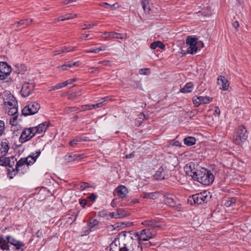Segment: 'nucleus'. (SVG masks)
I'll list each match as a JSON object with an SVG mask.
<instances>
[{
	"label": "nucleus",
	"instance_id": "nucleus-4",
	"mask_svg": "<svg viewBox=\"0 0 251 251\" xmlns=\"http://www.w3.org/2000/svg\"><path fill=\"white\" fill-rule=\"evenodd\" d=\"M0 242L4 244V247H6V245H13L17 250H19L25 246V244L22 242L16 240L10 235L6 236L5 238L0 237Z\"/></svg>",
	"mask_w": 251,
	"mask_h": 251
},
{
	"label": "nucleus",
	"instance_id": "nucleus-31",
	"mask_svg": "<svg viewBox=\"0 0 251 251\" xmlns=\"http://www.w3.org/2000/svg\"><path fill=\"white\" fill-rule=\"evenodd\" d=\"M184 143L188 146H191L195 144L196 140L193 137H187L183 140Z\"/></svg>",
	"mask_w": 251,
	"mask_h": 251
},
{
	"label": "nucleus",
	"instance_id": "nucleus-38",
	"mask_svg": "<svg viewBox=\"0 0 251 251\" xmlns=\"http://www.w3.org/2000/svg\"><path fill=\"white\" fill-rule=\"evenodd\" d=\"M75 48L73 47H63L60 49V53H65V52H69L70 51H74L75 50Z\"/></svg>",
	"mask_w": 251,
	"mask_h": 251
},
{
	"label": "nucleus",
	"instance_id": "nucleus-55",
	"mask_svg": "<svg viewBox=\"0 0 251 251\" xmlns=\"http://www.w3.org/2000/svg\"><path fill=\"white\" fill-rule=\"evenodd\" d=\"M145 118V115L143 113H141L138 115V119L140 120V121H139L140 124L141 123Z\"/></svg>",
	"mask_w": 251,
	"mask_h": 251
},
{
	"label": "nucleus",
	"instance_id": "nucleus-20",
	"mask_svg": "<svg viewBox=\"0 0 251 251\" xmlns=\"http://www.w3.org/2000/svg\"><path fill=\"white\" fill-rule=\"evenodd\" d=\"M14 71L18 74L23 75L26 71V67L23 64H17L14 66Z\"/></svg>",
	"mask_w": 251,
	"mask_h": 251
},
{
	"label": "nucleus",
	"instance_id": "nucleus-7",
	"mask_svg": "<svg viewBox=\"0 0 251 251\" xmlns=\"http://www.w3.org/2000/svg\"><path fill=\"white\" fill-rule=\"evenodd\" d=\"M248 138L247 130L244 126H239L237 131L235 143L237 145H240L244 142Z\"/></svg>",
	"mask_w": 251,
	"mask_h": 251
},
{
	"label": "nucleus",
	"instance_id": "nucleus-62",
	"mask_svg": "<svg viewBox=\"0 0 251 251\" xmlns=\"http://www.w3.org/2000/svg\"><path fill=\"white\" fill-rule=\"evenodd\" d=\"M75 110V107H69L66 108V111L67 112H70L71 111H74Z\"/></svg>",
	"mask_w": 251,
	"mask_h": 251
},
{
	"label": "nucleus",
	"instance_id": "nucleus-43",
	"mask_svg": "<svg viewBox=\"0 0 251 251\" xmlns=\"http://www.w3.org/2000/svg\"><path fill=\"white\" fill-rule=\"evenodd\" d=\"M82 140L80 137H76V138L70 141L69 144L72 147L75 146L77 143L81 141Z\"/></svg>",
	"mask_w": 251,
	"mask_h": 251
},
{
	"label": "nucleus",
	"instance_id": "nucleus-9",
	"mask_svg": "<svg viewBox=\"0 0 251 251\" xmlns=\"http://www.w3.org/2000/svg\"><path fill=\"white\" fill-rule=\"evenodd\" d=\"M135 236L137 237L139 242L146 241L153 237L150 228H146L142 230L140 232H136Z\"/></svg>",
	"mask_w": 251,
	"mask_h": 251
},
{
	"label": "nucleus",
	"instance_id": "nucleus-13",
	"mask_svg": "<svg viewBox=\"0 0 251 251\" xmlns=\"http://www.w3.org/2000/svg\"><path fill=\"white\" fill-rule=\"evenodd\" d=\"M103 35H108V36L103 37L105 40H108L111 39H124L126 37V34L119 33L113 31H105L103 33Z\"/></svg>",
	"mask_w": 251,
	"mask_h": 251
},
{
	"label": "nucleus",
	"instance_id": "nucleus-49",
	"mask_svg": "<svg viewBox=\"0 0 251 251\" xmlns=\"http://www.w3.org/2000/svg\"><path fill=\"white\" fill-rule=\"evenodd\" d=\"M126 222H122L117 223L116 226L114 227V228H124L126 227Z\"/></svg>",
	"mask_w": 251,
	"mask_h": 251
},
{
	"label": "nucleus",
	"instance_id": "nucleus-19",
	"mask_svg": "<svg viewBox=\"0 0 251 251\" xmlns=\"http://www.w3.org/2000/svg\"><path fill=\"white\" fill-rule=\"evenodd\" d=\"M184 170L186 174L191 176L193 178V175L195 174V172H196L195 170V164L193 162L189 163L184 167Z\"/></svg>",
	"mask_w": 251,
	"mask_h": 251
},
{
	"label": "nucleus",
	"instance_id": "nucleus-48",
	"mask_svg": "<svg viewBox=\"0 0 251 251\" xmlns=\"http://www.w3.org/2000/svg\"><path fill=\"white\" fill-rule=\"evenodd\" d=\"M5 128V124L3 121L0 120V136L2 135Z\"/></svg>",
	"mask_w": 251,
	"mask_h": 251
},
{
	"label": "nucleus",
	"instance_id": "nucleus-58",
	"mask_svg": "<svg viewBox=\"0 0 251 251\" xmlns=\"http://www.w3.org/2000/svg\"><path fill=\"white\" fill-rule=\"evenodd\" d=\"M109 63V61L108 60H104V61H100L99 62V64H102L104 66H107Z\"/></svg>",
	"mask_w": 251,
	"mask_h": 251
},
{
	"label": "nucleus",
	"instance_id": "nucleus-54",
	"mask_svg": "<svg viewBox=\"0 0 251 251\" xmlns=\"http://www.w3.org/2000/svg\"><path fill=\"white\" fill-rule=\"evenodd\" d=\"M100 5L105 8L108 9L112 8L115 5V4L110 5L106 2H103L100 4Z\"/></svg>",
	"mask_w": 251,
	"mask_h": 251
},
{
	"label": "nucleus",
	"instance_id": "nucleus-42",
	"mask_svg": "<svg viewBox=\"0 0 251 251\" xmlns=\"http://www.w3.org/2000/svg\"><path fill=\"white\" fill-rule=\"evenodd\" d=\"M139 73L142 75H149L151 73V71L149 68L140 69L139 71Z\"/></svg>",
	"mask_w": 251,
	"mask_h": 251
},
{
	"label": "nucleus",
	"instance_id": "nucleus-25",
	"mask_svg": "<svg viewBox=\"0 0 251 251\" xmlns=\"http://www.w3.org/2000/svg\"><path fill=\"white\" fill-rule=\"evenodd\" d=\"M33 22V19H23L20 20V21L15 23L13 24V26H16V27H19L21 25H29Z\"/></svg>",
	"mask_w": 251,
	"mask_h": 251
},
{
	"label": "nucleus",
	"instance_id": "nucleus-45",
	"mask_svg": "<svg viewBox=\"0 0 251 251\" xmlns=\"http://www.w3.org/2000/svg\"><path fill=\"white\" fill-rule=\"evenodd\" d=\"M193 102L196 107H198L201 105V102L200 97L198 96H195L193 98Z\"/></svg>",
	"mask_w": 251,
	"mask_h": 251
},
{
	"label": "nucleus",
	"instance_id": "nucleus-18",
	"mask_svg": "<svg viewBox=\"0 0 251 251\" xmlns=\"http://www.w3.org/2000/svg\"><path fill=\"white\" fill-rule=\"evenodd\" d=\"M126 215V213L122 209H119L116 212L109 213L108 214V218L121 219L123 218Z\"/></svg>",
	"mask_w": 251,
	"mask_h": 251
},
{
	"label": "nucleus",
	"instance_id": "nucleus-5",
	"mask_svg": "<svg viewBox=\"0 0 251 251\" xmlns=\"http://www.w3.org/2000/svg\"><path fill=\"white\" fill-rule=\"evenodd\" d=\"M35 129L33 127L25 128L19 138V142L21 143H24L30 140L35 136L36 133L34 130Z\"/></svg>",
	"mask_w": 251,
	"mask_h": 251
},
{
	"label": "nucleus",
	"instance_id": "nucleus-34",
	"mask_svg": "<svg viewBox=\"0 0 251 251\" xmlns=\"http://www.w3.org/2000/svg\"><path fill=\"white\" fill-rule=\"evenodd\" d=\"M10 159L5 156H0V165L2 166H6L10 164Z\"/></svg>",
	"mask_w": 251,
	"mask_h": 251
},
{
	"label": "nucleus",
	"instance_id": "nucleus-39",
	"mask_svg": "<svg viewBox=\"0 0 251 251\" xmlns=\"http://www.w3.org/2000/svg\"><path fill=\"white\" fill-rule=\"evenodd\" d=\"M81 156H82V155L79 154L70 155L68 156V160L69 161H72L76 160L78 159L80 160L81 158Z\"/></svg>",
	"mask_w": 251,
	"mask_h": 251
},
{
	"label": "nucleus",
	"instance_id": "nucleus-3",
	"mask_svg": "<svg viewBox=\"0 0 251 251\" xmlns=\"http://www.w3.org/2000/svg\"><path fill=\"white\" fill-rule=\"evenodd\" d=\"M209 198L208 197V192L205 191L192 195L188 201L191 202V204L193 202L194 204L198 205L206 202Z\"/></svg>",
	"mask_w": 251,
	"mask_h": 251
},
{
	"label": "nucleus",
	"instance_id": "nucleus-16",
	"mask_svg": "<svg viewBox=\"0 0 251 251\" xmlns=\"http://www.w3.org/2000/svg\"><path fill=\"white\" fill-rule=\"evenodd\" d=\"M9 150V143L6 140L0 142V156H5Z\"/></svg>",
	"mask_w": 251,
	"mask_h": 251
},
{
	"label": "nucleus",
	"instance_id": "nucleus-15",
	"mask_svg": "<svg viewBox=\"0 0 251 251\" xmlns=\"http://www.w3.org/2000/svg\"><path fill=\"white\" fill-rule=\"evenodd\" d=\"M217 83L220 86V89L224 91L227 90L229 87L227 80L223 75H220L217 79Z\"/></svg>",
	"mask_w": 251,
	"mask_h": 251
},
{
	"label": "nucleus",
	"instance_id": "nucleus-32",
	"mask_svg": "<svg viewBox=\"0 0 251 251\" xmlns=\"http://www.w3.org/2000/svg\"><path fill=\"white\" fill-rule=\"evenodd\" d=\"M22 114L24 116H29L31 115L35 114V112L34 111H32V109L30 107V106L27 105L25 106L23 109L22 110Z\"/></svg>",
	"mask_w": 251,
	"mask_h": 251
},
{
	"label": "nucleus",
	"instance_id": "nucleus-59",
	"mask_svg": "<svg viewBox=\"0 0 251 251\" xmlns=\"http://www.w3.org/2000/svg\"><path fill=\"white\" fill-rule=\"evenodd\" d=\"M134 152H133L131 153L126 154V155L125 157L126 159H130V158H132L134 157Z\"/></svg>",
	"mask_w": 251,
	"mask_h": 251
},
{
	"label": "nucleus",
	"instance_id": "nucleus-41",
	"mask_svg": "<svg viewBox=\"0 0 251 251\" xmlns=\"http://www.w3.org/2000/svg\"><path fill=\"white\" fill-rule=\"evenodd\" d=\"M105 49H106V46H103L100 48H96L95 49H93L92 50H87L86 52H93V53H98L99 51H100L101 50H105Z\"/></svg>",
	"mask_w": 251,
	"mask_h": 251
},
{
	"label": "nucleus",
	"instance_id": "nucleus-24",
	"mask_svg": "<svg viewBox=\"0 0 251 251\" xmlns=\"http://www.w3.org/2000/svg\"><path fill=\"white\" fill-rule=\"evenodd\" d=\"M194 88V85L192 82H188L185 84L184 86L180 90L182 93H188L192 92Z\"/></svg>",
	"mask_w": 251,
	"mask_h": 251
},
{
	"label": "nucleus",
	"instance_id": "nucleus-33",
	"mask_svg": "<svg viewBox=\"0 0 251 251\" xmlns=\"http://www.w3.org/2000/svg\"><path fill=\"white\" fill-rule=\"evenodd\" d=\"M28 105L32 109V111H34L35 114L38 112L40 108V105L35 101L31 102Z\"/></svg>",
	"mask_w": 251,
	"mask_h": 251
},
{
	"label": "nucleus",
	"instance_id": "nucleus-14",
	"mask_svg": "<svg viewBox=\"0 0 251 251\" xmlns=\"http://www.w3.org/2000/svg\"><path fill=\"white\" fill-rule=\"evenodd\" d=\"M40 154L41 151L39 150H37L35 153L32 152L27 157H25V159H27V161H26V165L28 166L29 165L34 164Z\"/></svg>",
	"mask_w": 251,
	"mask_h": 251
},
{
	"label": "nucleus",
	"instance_id": "nucleus-50",
	"mask_svg": "<svg viewBox=\"0 0 251 251\" xmlns=\"http://www.w3.org/2000/svg\"><path fill=\"white\" fill-rule=\"evenodd\" d=\"M97 25H98L97 23H96L90 24L89 25L84 24V27H83L82 28V29L84 30L86 29H90L93 26Z\"/></svg>",
	"mask_w": 251,
	"mask_h": 251
},
{
	"label": "nucleus",
	"instance_id": "nucleus-60",
	"mask_svg": "<svg viewBox=\"0 0 251 251\" xmlns=\"http://www.w3.org/2000/svg\"><path fill=\"white\" fill-rule=\"evenodd\" d=\"M80 204L81 205V206L84 207V206L87 204V201L84 199L80 201Z\"/></svg>",
	"mask_w": 251,
	"mask_h": 251
},
{
	"label": "nucleus",
	"instance_id": "nucleus-47",
	"mask_svg": "<svg viewBox=\"0 0 251 251\" xmlns=\"http://www.w3.org/2000/svg\"><path fill=\"white\" fill-rule=\"evenodd\" d=\"M4 244L0 242V248L2 251H10L9 245H6V247H4Z\"/></svg>",
	"mask_w": 251,
	"mask_h": 251
},
{
	"label": "nucleus",
	"instance_id": "nucleus-53",
	"mask_svg": "<svg viewBox=\"0 0 251 251\" xmlns=\"http://www.w3.org/2000/svg\"><path fill=\"white\" fill-rule=\"evenodd\" d=\"M157 192L149 193L148 197L150 199H155L157 198Z\"/></svg>",
	"mask_w": 251,
	"mask_h": 251
},
{
	"label": "nucleus",
	"instance_id": "nucleus-11",
	"mask_svg": "<svg viewBox=\"0 0 251 251\" xmlns=\"http://www.w3.org/2000/svg\"><path fill=\"white\" fill-rule=\"evenodd\" d=\"M34 87V84L31 82H25L22 86L21 93L24 97H28L32 93Z\"/></svg>",
	"mask_w": 251,
	"mask_h": 251
},
{
	"label": "nucleus",
	"instance_id": "nucleus-51",
	"mask_svg": "<svg viewBox=\"0 0 251 251\" xmlns=\"http://www.w3.org/2000/svg\"><path fill=\"white\" fill-rule=\"evenodd\" d=\"M77 15L74 13H69L65 15V18L66 20L72 19L75 17H76Z\"/></svg>",
	"mask_w": 251,
	"mask_h": 251
},
{
	"label": "nucleus",
	"instance_id": "nucleus-28",
	"mask_svg": "<svg viewBox=\"0 0 251 251\" xmlns=\"http://www.w3.org/2000/svg\"><path fill=\"white\" fill-rule=\"evenodd\" d=\"M150 48L154 50L156 48H159L161 49H164L165 48V45L161 41H155L150 45Z\"/></svg>",
	"mask_w": 251,
	"mask_h": 251
},
{
	"label": "nucleus",
	"instance_id": "nucleus-23",
	"mask_svg": "<svg viewBox=\"0 0 251 251\" xmlns=\"http://www.w3.org/2000/svg\"><path fill=\"white\" fill-rule=\"evenodd\" d=\"M117 195L121 198H125L127 193V189L124 185H121L116 189Z\"/></svg>",
	"mask_w": 251,
	"mask_h": 251
},
{
	"label": "nucleus",
	"instance_id": "nucleus-35",
	"mask_svg": "<svg viewBox=\"0 0 251 251\" xmlns=\"http://www.w3.org/2000/svg\"><path fill=\"white\" fill-rule=\"evenodd\" d=\"M103 104V101H101L95 104L86 105L84 110H92L95 108H100L102 107Z\"/></svg>",
	"mask_w": 251,
	"mask_h": 251
},
{
	"label": "nucleus",
	"instance_id": "nucleus-36",
	"mask_svg": "<svg viewBox=\"0 0 251 251\" xmlns=\"http://www.w3.org/2000/svg\"><path fill=\"white\" fill-rule=\"evenodd\" d=\"M13 117H11L9 120L10 124L13 126H17L18 124L17 113L12 115Z\"/></svg>",
	"mask_w": 251,
	"mask_h": 251
},
{
	"label": "nucleus",
	"instance_id": "nucleus-29",
	"mask_svg": "<svg viewBox=\"0 0 251 251\" xmlns=\"http://www.w3.org/2000/svg\"><path fill=\"white\" fill-rule=\"evenodd\" d=\"M224 201V204L226 207H230L234 205L236 201L235 198L231 197L227 198Z\"/></svg>",
	"mask_w": 251,
	"mask_h": 251
},
{
	"label": "nucleus",
	"instance_id": "nucleus-12",
	"mask_svg": "<svg viewBox=\"0 0 251 251\" xmlns=\"http://www.w3.org/2000/svg\"><path fill=\"white\" fill-rule=\"evenodd\" d=\"M84 223L86 222V226H84L81 232V236H84L88 234L91 229L95 226L98 225L99 221H83Z\"/></svg>",
	"mask_w": 251,
	"mask_h": 251
},
{
	"label": "nucleus",
	"instance_id": "nucleus-22",
	"mask_svg": "<svg viewBox=\"0 0 251 251\" xmlns=\"http://www.w3.org/2000/svg\"><path fill=\"white\" fill-rule=\"evenodd\" d=\"M49 126V124L48 123L45 122L37 126L33 127V128H35L36 129L34 130L35 133H41L43 131L45 132Z\"/></svg>",
	"mask_w": 251,
	"mask_h": 251
},
{
	"label": "nucleus",
	"instance_id": "nucleus-57",
	"mask_svg": "<svg viewBox=\"0 0 251 251\" xmlns=\"http://www.w3.org/2000/svg\"><path fill=\"white\" fill-rule=\"evenodd\" d=\"M119 251H134L133 250H130L129 249H127L126 247L124 246L123 247H121L119 249Z\"/></svg>",
	"mask_w": 251,
	"mask_h": 251
},
{
	"label": "nucleus",
	"instance_id": "nucleus-26",
	"mask_svg": "<svg viewBox=\"0 0 251 251\" xmlns=\"http://www.w3.org/2000/svg\"><path fill=\"white\" fill-rule=\"evenodd\" d=\"M78 213L77 210L72 209L68 212L65 219L68 220H76Z\"/></svg>",
	"mask_w": 251,
	"mask_h": 251
},
{
	"label": "nucleus",
	"instance_id": "nucleus-6",
	"mask_svg": "<svg viewBox=\"0 0 251 251\" xmlns=\"http://www.w3.org/2000/svg\"><path fill=\"white\" fill-rule=\"evenodd\" d=\"M186 44L189 47L187 52L191 54H195L198 50V39L192 36L187 37L186 39Z\"/></svg>",
	"mask_w": 251,
	"mask_h": 251
},
{
	"label": "nucleus",
	"instance_id": "nucleus-56",
	"mask_svg": "<svg viewBox=\"0 0 251 251\" xmlns=\"http://www.w3.org/2000/svg\"><path fill=\"white\" fill-rule=\"evenodd\" d=\"M97 196L94 193L91 194L89 197L88 199L92 201H94L96 200Z\"/></svg>",
	"mask_w": 251,
	"mask_h": 251
},
{
	"label": "nucleus",
	"instance_id": "nucleus-1",
	"mask_svg": "<svg viewBox=\"0 0 251 251\" xmlns=\"http://www.w3.org/2000/svg\"><path fill=\"white\" fill-rule=\"evenodd\" d=\"M4 108L7 110L9 115H13L18 113V102L16 98L10 91H5L2 94Z\"/></svg>",
	"mask_w": 251,
	"mask_h": 251
},
{
	"label": "nucleus",
	"instance_id": "nucleus-52",
	"mask_svg": "<svg viewBox=\"0 0 251 251\" xmlns=\"http://www.w3.org/2000/svg\"><path fill=\"white\" fill-rule=\"evenodd\" d=\"M170 144L172 146H176V147H181V144L177 140H171L170 141Z\"/></svg>",
	"mask_w": 251,
	"mask_h": 251
},
{
	"label": "nucleus",
	"instance_id": "nucleus-64",
	"mask_svg": "<svg viewBox=\"0 0 251 251\" xmlns=\"http://www.w3.org/2000/svg\"><path fill=\"white\" fill-rule=\"evenodd\" d=\"M117 247V245L115 244L112 243L110 246V251H115L114 248Z\"/></svg>",
	"mask_w": 251,
	"mask_h": 251
},
{
	"label": "nucleus",
	"instance_id": "nucleus-63",
	"mask_svg": "<svg viewBox=\"0 0 251 251\" xmlns=\"http://www.w3.org/2000/svg\"><path fill=\"white\" fill-rule=\"evenodd\" d=\"M57 21H63L64 20H66L65 18V15L63 16H61L59 17L57 20H56Z\"/></svg>",
	"mask_w": 251,
	"mask_h": 251
},
{
	"label": "nucleus",
	"instance_id": "nucleus-40",
	"mask_svg": "<svg viewBox=\"0 0 251 251\" xmlns=\"http://www.w3.org/2000/svg\"><path fill=\"white\" fill-rule=\"evenodd\" d=\"M71 67V62H68L62 66H59L57 68L60 71H65L68 70V68Z\"/></svg>",
	"mask_w": 251,
	"mask_h": 251
},
{
	"label": "nucleus",
	"instance_id": "nucleus-8",
	"mask_svg": "<svg viewBox=\"0 0 251 251\" xmlns=\"http://www.w3.org/2000/svg\"><path fill=\"white\" fill-rule=\"evenodd\" d=\"M164 202L166 205L171 207L178 208L180 206L179 201L173 194L166 193L164 195Z\"/></svg>",
	"mask_w": 251,
	"mask_h": 251
},
{
	"label": "nucleus",
	"instance_id": "nucleus-17",
	"mask_svg": "<svg viewBox=\"0 0 251 251\" xmlns=\"http://www.w3.org/2000/svg\"><path fill=\"white\" fill-rule=\"evenodd\" d=\"M154 177L157 180H163L168 177V175L166 170L161 167L156 171Z\"/></svg>",
	"mask_w": 251,
	"mask_h": 251
},
{
	"label": "nucleus",
	"instance_id": "nucleus-10",
	"mask_svg": "<svg viewBox=\"0 0 251 251\" xmlns=\"http://www.w3.org/2000/svg\"><path fill=\"white\" fill-rule=\"evenodd\" d=\"M11 72V67L5 62H0V80L6 78Z\"/></svg>",
	"mask_w": 251,
	"mask_h": 251
},
{
	"label": "nucleus",
	"instance_id": "nucleus-61",
	"mask_svg": "<svg viewBox=\"0 0 251 251\" xmlns=\"http://www.w3.org/2000/svg\"><path fill=\"white\" fill-rule=\"evenodd\" d=\"M90 73H94L95 71H98L99 70V67H92L89 69Z\"/></svg>",
	"mask_w": 251,
	"mask_h": 251
},
{
	"label": "nucleus",
	"instance_id": "nucleus-21",
	"mask_svg": "<svg viewBox=\"0 0 251 251\" xmlns=\"http://www.w3.org/2000/svg\"><path fill=\"white\" fill-rule=\"evenodd\" d=\"M142 224L146 226L151 227L152 228H159L161 226L159 221H144Z\"/></svg>",
	"mask_w": 251,
	"mask_h": 251
},
{
	"label": "nucleus",
	"instance_id": "nucleus-30",
	"mask_svg": "<svg viewBox=\"0 0 251 251\" xmlns=\"http://www.w3.org/2000/svg\"><path fill=\"white\" fill-rule=\"evenodd\" d=\"M141 5L145 12L147 14H150L151 8L149 5V0H142L141 1Z\"/></svg>",
	"mask_w": 251,
	"mask_h": 251
},
{
	"label": "nucleus",
	"instance_id": "nucleus-2",
	"mask_svg": "<svg viewBox=\"0 0 251 251\" xmlns=\"http://www.w3.org/2000/svg\"><path fill=\"white\" fill-rule=\"evenodd\" d=\"M193 179L203 185H208L213 182L214 176L210 171L202 168L196 170Z\"/></svg>",
	"mask_w": 251,
	"mask_h": 251
},
{
	"label": "nucleus",
	"instance_id": "nucleus-37",
	"mask_svg": "<svg viewBox=\"0 0 251 251\" xmlns=\"http://www.w3.org/2000/svg\"><path fill=\"white\" fill-rule=\"evenodd\" d=\"M201 104H207L212 100V98L207 96H199Z\"/></svg>",
	"mask_w": 251,
	"mask_h": 251
},
{
	"label": "nucleus",
	"instance_id": "nucleus-44",
	"mask_svg": "<svg viewBox=\"0 0 251 251\" xmlns=\"http://www.w3.org/2000/svg\"><path fill=\"white\" fill-rule=\"evenodd\" d=\"M79 189L80 190H83L86 188L90 187L91 186L90 185V184L88 183L81 182L79 184Z\"/></svg>",
	"mask_w": 251,
	"mask_h": 251
},
{
	"label": "nucleus",
	"instance_id": "nucleus-46",
	"mask_svg": "<svg viewBox=\"0 0 251 251\" xmlns=\"http://www.w3.org/2000/svg\"><path fill=\"white\" fill-rule=\"evenodd\" d=\"M98 217L102 218H108V214L106 211L102 210L98 213Z\"/></svg>",
	"mask_w": 251,
	"mask_h": 251
},
{
	"label": "nucleus",
	"instance_id": "nucleus-27",
	"mask_svg": "<svg viewBox=\"0 0 251 251\" xmlns=\"http://www.w3.org/2000/svg\"><path fill=\"white\" fill-rule=\"evenodd\" d=\"M26 161H27V159H25V158H22L17 162L16 165V171L17 172L22 170V167L26 165Z\"/></svg>",
	"mask_w": 251,
	"mask_h": 251
}]
</instances>
